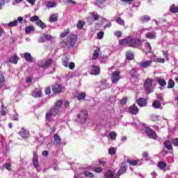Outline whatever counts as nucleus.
Wrapping results in <instances>:
<instances>
[{
    "label": "nucleus",
    "mask_w": 178,
    "mask_h": 178,
    "mask_svg": "<svg viewBox=\"0 0 178 178\" xmlns=\"http://www.w3.org/2000/svg\"><path fill=\"white\" fill-rule=\"evenodd\" d=\"M24 58L26 62H29L31 63L33 62V56H31V54L30 53H24Z\"/></svg>",
    "instance_id": "412c9836"
},
{
    "label": "nucleus",
    "mask_w": 178,
    "mask_h": 178,
    "mask_svg": "<svg viewBox=\"0 0 178 178\" xmlns=\"http://www.w3.org/2000/svg\"><path fill=\"white\" fill-rule=\"evenodd\" d=\"M117 23H118V24H124V21H123V19H122V18H118L116 19Z\"/></svg>",
    "instance_id": "69168bd1"
},
{
    "label": "nucleus",
    "mask_w": 178,
    "mask_h": 178,
    "mask_svg": "<svg viewBox=\"0 0 178 178\" xmlns=\"http://www.w3.org/2000/svg\"><path fill=\"white\" fill-rule=\"evenodd\" d=\"M172 141L170 140H165L163 145L166 148V149H168V151H170V149H173V147L172 146Z\"/></svg>",
    "instance_id": "4be33fe9"
},
{
    "label": "nucleus",
    "mask_w": 178,
    "mask_h": 178,
    "mask_svg": "<svg viewBox=\"0 0 178 178\" xmlns=\"http://www.w3.org/2000/svg\"><path fill=\"white\" fill-rule=\"evenodd\" d=\"M163 55L165 58L166 60L169 62V54L168 51H163Z\"/></svg>",
    "instance_id": "e2e57ef3"
},
{
    "label": "nucleus",
    "mask_w": 178,
    "mask_h": 178,
    "mask_svg": "<svg viewBox=\"0 0 178 178\" xmlns=\"http://www.w3.org/2000/svg\"><path fill=\"white\" fill-rule=\"evenodd\" d=\"M40 20V17H38V15H35L30 18V22H38Z\"/></svg>",
    "instance_id": "603ef678"
},
{
    "label": "nucleus",
    "mask_w": 178,
    "mask_h": 178,
    "mask_svg": "<svg viewBox=\"0 0 178 178\" xmlns=\"http://www.w3.org/2000/svg\"><path fill=\"white\" fill-rule=\"evenodd\" d=\"M85 24H86V22L79 21L77 24H76V27L79 30H83V29H84Z\"/></svg>",
    "instance_id": "c756f323"
},
{
    "label": "nucleus",
    "mask_w": 178,
    "mask_h": 178,
    "mask_svg": "<svg viewBox=\"0 0 178 178\" xmlns=\"http://www.w3.org/2000/svg\"><path fill=\"white\" fill-rule=\"evenodd\" d=\"M69 33H70V29H67L63 33H61V34L60 35V37H61L62 38H64V37H66V35H67Z\"/></svg>",
    "instance_id": "79ce46f5"
},
{
    "label": "nucleus",
    "mask_w": 178,
    "mask_h": 178,
    "mask_svg": "<svg viewBox=\"0 0 178 178\" xmlns=\"http://www.w3.org/2000/svg\"><path fill=\"white\" fill-rule=\"evenodd\" d=\"M171 143L175 147H178V138H172Z\"/></svg>",
    "instance_id": "8fccbe9b"
},
{
    "label": "nucleus",
    "mask_w": 178,
    "mask_h": 178,
    "mask_svg": "<svg viewBox=\"0 0 178 178\" xmlns=\"http://www.w3.org/2000/svg\"><path fill=\"white\" fill-rule=\"evenodd\" d=\"M146 38H149V40H155L156 38V33L154 32H148L145 35Z\"/></svg>",
    "instance_id": "5701e85b"
},
{
    "label": "nucleus",
    "mask_w": 178,
    "mask_h": 178,
    "mask_svg": "<svg viewBox=\"0 0 178 178\" xmlns=\"http://www.w3.org/2000/svg\"><path fill=\"white\" fill-rule=\"evenodd\" d=\"M59 113V109L54 107L48 111L46 113V120H49L51 116H56Z\"/></svg>",
    "instance_id": "39448f33"
},
{
    "label": "nucleus",
    "mask_w": 178,
    "mask_h": 178,
    "mask_svg": "<svg viewBox=\"0 0 178 178\" xmlns=\"http://www.w3.org/2000/svg\"><path fill=\"white\" fill-rule=\"evenodd\" d=\"M138 107L136 104H133L129 108V112L131 115H137L138 113Z\"/></svg>",
    "instance_id": "2eb2a0df"
},
{
    "label": "nucleus",
    "mask_w": 178,
    "mask_h": 178,
    "mask_svg": "<svg viewBox=\"0 0 178 178\" xmlns=\"http://www.w3.org/2000/svg\"><path fill=\"white\" fill-rule=\"evenodd\" d=\"M91 67L90 74L98 76V74L101 73V69H99V67L97 65H92Z\"/></svg>",
    "instance_id": "ddd939ff"
},
{
    "label": "nucleus",
    "mask_w": 178,
    "mask_h": 178,
    "mask_svg": "<svg viewBox=\"0 0 178 178\" xmlns=\"http://www.w3.org/2000/svg\"><path fill=\"white\" fill-rule=\"evenodd\" d=\"M157 166L158 168H159V169H165V168H166V163L163 161H160L158 163Z\"/></svg>",
    "instance_id": "09e8293b"
},
{
    "label": "nucleus",
    "mask_w": 178,
    "mask_h": 178,
    "mask_svg": "<svg viewBox=\"0 0 178 178\" xmlns=\"http://www.w3.org/2000/svg\"><path fill=\"white\" fill-rule=\"evenodd\" d=\"M145 131L149 138H152V140H156V138H158L156 132H155V131H154V129H151L150 127H146L145 128Z\"/></svg>",
    "instance_id": "20e7f679"
},
{
    "label": "nucleus",
    "mask_w": 178,
    "mask_h": 178,
    "mask_svg": "<svg viewBox=\"0 0 178 178\" xmlns=\"http://www.w3.org/2000/svg\"><path fill=\"white\" fill-rule=\"evenodd\" d=\"M33 82V78L28 76L26 79V83H27L28 84H30V83Z\"/></svg>",
    "instance_id": "338daca9"
},
{
    "label": "nucleus",
    "mask_w": 178,
    "mask_h": 178,
    "mask_svg": "<svg viewBox=\"0 0 178 178\" xmlns=\"http://www.w3.org/2000/svg\"><path fill=\"white\" fill-rule=\"evenodd\" d=\"M136 104L140 108H143V106H147V99L145 98L140 97L136 100Z\"/></svg>",
    "instance_id": "dca6fc26"
},
{
    "label": "nucleus",
    "mask_w": 178,
    "mask_h": 178,
    "mask_svg": "<svg viewBox=\"0 0 178 178\" xmlns=\"http://www.w3.org/2000/svg\"><path fill=\"white\" fill-rule=\"evenodd\" d=\"M134 1L136 0H121L122 2L124 3H127V5H131V3L134 2Z\"/></svg>",
    "instance_id": "680f3d73"
},
{
    "label": "nucleus",
    "mask_w": 178,
    "mask_h": 178,
    "mask_svg": "<svg viewBox=\"0 0 178 178\" xmlns=\"http://www.w3.org/2000/svg\"><path fill=\"white\" fill-rule=\"evenodd\" d=\"M63 89V86L58 83H56L53 84L51 86L52 92L54 94H60V92H62Z\"/></svg>",
    "instance_id": "6e6552de"
},
{
    "label": "nucleus",
    "mask_w": 178,
    "mask_h": 178,
    "mask_svg": "<svg viewBox=\"0 0 178 178\" xmlns=\"http://www.w3.org/2000/svg\"><path fill=\"white\" fill-rule=\"evenodd\" d=\"M5 168H6V169H7V170H8V171L12 170V165H10V163H6L5 164Z\"/></svg>",
    "instance_id": "bf43d9fd"
},
{
    "label": "nucleus",
    "mask_w": 178,
    "mask_h": 178,
    "mask_svg": "<svg viewBox=\"0 0 178 178\" xmlns=\"http://www.w3.org/2000/svg\"><path fill=\"white\" fill-rule=\"evenodd\" d=\"M104 177L105 178L115 177V173H113V171H112V170H108L106 172L104 173Z\"/></svg>",
    "instance_id": "393cba45"
},
{
    "label": "nucleus",
    "mask_w": 178,
    "mask_h": 178,
    "mask_svg": "<svg viewBox=\"0 0 178 178\" xmlns=\"http://www.w3.org/2000/svg\"><path fill=\"white\" fill-rule=\"evenodd\" d=\"M140 20L141 23H147V22H149V20H151V17L147 15H144L143 17H141L140 18Z\"/></svg>",
    "instance_id": "cd10ccee"
},
{
    "label": "nucleus",
    "mask_w": 178,
    "mask_h": 178,
    "mask_svg": "<svg viewBox=\"0 0 178 178\" xmlns=\"http://www.w3.org/2000/svg\"><path fill=\"white\" fill-rule=\"evenodd\" d=\"M120 79H122L120 76V71H114L111 76V81L113 84H117Z\"/></svg>",
    "instance_id": "0eeeda50"
},
{
    "label": "nucleus",
    "mask_w": 178,
    "mask_h": 178,
    "mask_svg": "<svg viewBox=\"0 0 178 178\" xmlns=\"http://www.w3.org/2000/svg\"><path fill=\"white\" fill-rule=\"evenodd\" d=\"M83 175L86 176V177H89V178H94V174L92 172H90L88 171H84Z\"/></svg>",
    "instance_id": "37998d69"
},
{
    "label": "nucleus",
    "mask_w": 178,
    "mask_h": 178,
    "mask_svg": "<svg viewBox=\"0 0 178 178\" xmlns=\"http://www.w3.org/2000/svg\"><path fill=\"white\" fill-rule=\"evenodd\" d=\"M129 74L133 79H138L140 77V74H138V70L137 68H133L129 72Z\"/></svg>",
    "instance_id": "f3484780"
},
{
    "label": "nucleus",
    "mask_w": 178,
    "mask_h": 178,
    "mask_svg": "<svg viewBox=\"0 0 178 178\" xmlns=\"http://www.w3.org/2000/svg\"><path fill=\"white\" fill-rule=\"evenodd\" d=\"M77 42V36L75 34H71L67 38L66 42H65L67 48H73Z\"/></svg>",
    "instance_id": "f03ea898"
},
{
    "label": "nucleus",
    "mask_w": 178,
    "mask_h": 178,
    "mask_svg": "<svg viewBox=\"0 0 178 178\" xmlns=\"http://www.w3.org/2000/svg\"><path fill=\"white\" fill-rule=\"evenodd\" d=\"M169 10L170 12H171V13H178V6L175 4H172L170 7Z\"/></svg>",
    "instance_id": "a878e982"
},
{
    "label": "nucleus",
    "mask_w": 178,
    "mask_h": 178,
    "mask_svg": "<svg viewBox=\"0 0 178 178\" xmlns=\"http://www.w3.org/2000/svg\"><path fill=\"white\" fill-rule=\"evenodd\" d=\"M19 24V22L17 20H14L10 23L8 24V27H15V26H17Z\"/></svg>",
    "instance_id": "c03bdc74"
},
{
    "label": "nucleus",
    "mask_w": 178,
    "mask_h": 178,
    "mask_svg": "<svg viewBox=\"0 0 178 178\" xmlns=\"http://www.w3.org/2000/svg\"><path fill=\"white\" fill-rule=\"evenodd\" d=\"M145 47L148 54H149L151 52V51H152V47H151V44H149V42H147L145 43Z\"/></svg>",
    "instance_id": "4c0bfd02"
},
{
    "label": "nucleus",
    "mask_w": 178,
    "mask_h": 178,
    "mask_svg": "<svg viewBox=\"0 0 178 178\" xmlns=\"http://www.w3.org/2000/svg\"><path fill=\"white\" fill-rule=\"evenodd\" d=\"M105 1L106 0H96V2H95L96 6H97L98 8H101V6L104 5V3H105Z\"/></svg>",
    "instance_id": "a18cd8bd"
},
{
    "label": "nucleus",
    "mask_w": 178,
    "mask_h": 178,
    "mask_svg": "<svg viewBox=\"0 0 178 178\" xmlns=\"http://www.w3.org/2000/svg\"><path fill=\"white\" fill-rule=\"evenodd\" d=\"M175 87V81L170 79L168 83V88H173Z\"/></svg>",
    "instance_id": "de8ad7c7"
},
{
    "label": "nucleus",
    "mask_w": 178,
    "mask_h": 178,
    "mask_svg": "<svg viewBox=\"0 0 178 178\" xmlns=\"http://www.w3.org/2000/svg\"><path fill=\"white\" fill-rule=\"evenodd\" d=\"M69 63V58L67 57H65L64 58H63V65L65 67H67Z\"/></svg>",
    "instance_id": "49530a36"
},
{
    "label": "nucleus",
    "mask_w": 178,
    "mask_h": 178,
    "mask_svg": "<svg viewBox=\"0 0 178 178\" xmlns=\"http://www.w3.org/2000/svg\"><path fill=\"white\" fill-rule=\"evenodd\" d=\"M161 103L158 102L157 100L154 101L152 103L153 108H155V109H159L161 108Z\"/></svg>",
    "instance_id": "58836bf2"
},
{
    "label": "nucleus",
    "mask_w": 178,
    "mask_h": 178,
    "mask_svg": "<svg viewBox=\"0 0 178 178\" xmlns=\"http://www.w3.org/2000/svg\"><path fill=\"white\" fill-rule=\"evenodd\" d=\"M152 79H147L145 80L143 86L145 90H146L147 94H151V92H154V87L152 86Z\"/></svg>",
    "instance_id": "7ed1b4c3"
},
{
    "label": "nucleus",
    "mask_w": 178,
    "mask_h": 178,
    "mask_svg": "<svg viewBox=\"0 0 178 178\" xmlns=\"http://www.w3.org/2000/svg\"><path fill=\"white\" fill-rule=\"evenodd\" d=\"M126 58L128 60H133L134 59V54L131 51L127 52L126 54Z\"/></svg>",
    "instance_id": "f704fd0d"
},
{
    "label": "nucleus",
    "mask_w": 178,
    "mask_h": 178,
    "mask_svg": "<svg viewBox=\"0 0 178 178\" xmlns=\"http://www.w3.org/2000/svg\"><path fill=\"white\" fill-rule=\"evenodd\" d=\"M115 37H117L118 38H120V37H122V35H123V33H122V31H117L114 33Z\"/></svg>",
    "instance_id": "5fc2aeb1"
},
{
    "label": "nucleus",
    "mask_w": 178,
    "mask_h": 178,
    "mask_svg": "<svg viewBox=\"0 0 178 178\" xmlns=\"http://www.w3.org/2000/svg\"><path fill=\"white\" fill-rule=\"evenodd\" d=\"M52 36L49 34L43 33L42 36L39 38V42H46V41H51Z\"/></svg>",
    "instance_id": "9d476101"
},
{
    "label": "nucleus",
    "mask_w": 178,
    "mask_h": 178,
    "mask_svg": "<svg viewBox=\"0 0 178 178\" xmlns=\"http://www.w3.org/2000/svg\"><path fill=\"white\" fill-rule=\"evenodd\" d=\"M76 97L78 101H81L82 99H84V98H86V92H82L81 94H78Z\"/></svg>",
    "instance_id": "c9c22d12"
},
{
    "label": "nucleus",
    "mask_w": 178,
    "mask_h": 178,
    "mask_svg": "<svg viewBox=\"0 0 178 178\" xmlns=\"http://www.w3.org/2000/svg\"><path fill=\"white\" fill-rule=\"evenodd\" d=\"M92 171L95 172V173H101V172H102V168L100 167H96L92 169Z\"/></svg>",
    "instance_id": "3c124183"
},
{
    "label": "nucleus",
    "mask_w": 178,
    "mask_h": 178,
    "mask_svg": "<svg viewBox=\"0 0 178 178\" xmlns=\"http://www.w3.org/2000/svg\"><path fill=\"white\" fill-rule=\"evenodd\" d=\"M98 56H99V49L94 51L92 59H93V60H97V59H98Z\"/></svg>",
    "instance_id": "c85d7f7f"
},
{
    "label": "nucleus",
    "mask_w": 178,
    "mask_h": 178,
    "mask_svg": "<svg viewBox=\"0 0 178 178\" xmlns=\"http://www.w3.org/2000/svg\"><path fill=\"white\" fill-rule=\"evenodd\" d=\"M127 162L131 165V166H137L138 165V161L127 159Z\"/></svg>",
    "instance_id": "473e14b6"
},
{
    "label": "nucleus",
    "mask_w": 178,
    "mask_h": 178,
    "mask_svg": "<svg viewBox=\"0 0 178 178\" xmlns=\"http://www.w3.org/2000/svg\"><path fill=\"white\" fill-rule=\"evenodd\" d=\"M94 20H99V15L95 13H91Z\"/></svg>",
    "instance_id": "6e6d98bb"
},
{
    "label": "nucleus",
    "mask_w": 178,
    "mask_h": 178,
    "mask_svg": "<svg viewBox=\"0 0 178 178\" xmlns=\"http://www.w3.org/2000/svg\"><path fill=\"white\" fill-rule=\"evenodd\" d=\"M104 31H99L98 33H97V38L98 40H102V38H104Z\"/></svg>",
    "instance_id": "4d7b16f0"
},
{
    "label": "nucleus",
    "mask_w": 178,
    "mask_h": 178,
    "mask_svg": "<svg viewBox=\"0 0 178 178\" xmlns=\"http://www.w3.org/2000/svg\"><path fill=\"white\" fill-rule=\"evenodd\" d=\"M156 61L158 62V63H163L165 62V58H158L156 59Z\"/></svg>",
    "instance_id": "774afa93"
},
{
    "label": "nucleus",
    "mask_w": 178,
    "mask_h": 178,
    "mask_svg": "<svg viewBox=\"0 0 178 178\" xmlns=\"http://www.w3.org/2000/svg\"><path fill=\"white\" fill-rule=\"evenodd\" d=\"M110 138L111 140H116V137H118V134H116L115 131H111L109 133Z\"/></svg>",
    "instance_id": "a19ab883"
},
{
    "label": "nucleus",
    "mask_w": 178,
    "mask_h": 178,
    "mask_svg": "<svg viewBox=\"0 0 178 178\" xmlns=\"http://www.w3.org/2000/svg\"><path fill=\"white\" fill-rule=\"evenodd\" d=\"M8 62L10 63H13L14 65H17V62H19V57L17 55H14L9 58Z\"/></svg>",
    "instance_id": "6ab92c4d"
},
{
    "label": "nucleus",
    "mask_w": 178,
    "mask_h": 178,
    "mask_svg": "<svg viewBox=\"0 0 178 178\" xmlns=\"http://www.w3.org/2000/svg\"><path fill=\"white\" fill-rule=\"evenodd\" d=\"M157 83L161 86V87H165L166 86V81L162 78H158L157 79Z\"/></svg>",
    "instance_id": "7c9ffc66"
},
{
    "label": "nucleus",
    "mask_w": 178,
    "mask_h": 178,
    "mask_svg": "<svg viewBox=\"0 0 178 178\" xmlns=\"http://www.w3.org/2000/svg\"><path fill=\"white\" fill-rule=\"evenodd\" d=\"M77 118L79 119L81 118L85 122H87V120H88V112H87L86 110H83L81 111V113L77 115Z\"/></svg>",
    "instance_id": "f8f14e48"
},
{
    "label": "nucleus",
    "mask_w": 178,
    "mask_h": 178,
    "mask_svg": "<svg viewBox=\"0 0 178 178\" xmlns=\"http://www.w3.org/2000/svg\"><path fill=\"white\" fill-rule=\"evenodd\" d=\"M127 172V164H126V162H122L121 163L120 168L117 172L116 176L118 177H120L122 175H124Z\"/></svg>",
    "instance_id": "423d86ee"
},
{
    "label": "nucleus",
    "mask_w": 178,
    "mask_h": 178,
    "mask_svg": "<svg viewBox=\"0 0 178 178\" xmlns=\"http://www.w3.org/2000/svg\"><path fill=\"white\" fill-rule=\"evenodd\" d=\"M44 92L46 95H49L51 94V87L48 86L45 88Z\"/></svg>",
    "instance_id": "052dcab7"
},
{
    "label": "nucleus",
    "mask_w": 178,
    "mask_h": 178,
    "mask_svg": "<svg viewBox=\"0 0 178 178\" xmlns=\"http://www.w3.org/2000/svg\"><path fill=\"white\" fill-rule=\"evenodd\" d=\"M62 105H63V100L58 99L54 103V108H56V109H60V108H62Z\"/></svg>",
    "instance_id": "b1692460"
},
{
    "label": "nucleus",
    "mask_w": 178,
    "mask_h": 178,
    "mask_svg": "<svg viewBox=\"0 0 178 178\" xmlns=\"http://www.w3.org/2000/svg\"><path fill=\"white\" fill-rule=\"evenodd\" d=\"M54 143L55 145H60L62 144V139H60V137L58 134H54Z\"/></svg>",
    "instance_id": "aec40b11"
},
{
    "label": "nucleus",
    "mask_w": 178,
    "mask_h": 178,
    "mask_svg": "<svg viewBox=\"0 0 178 178\" xmlns=\"http://www.w3.org/2000/svg\"><path fill=\"white\" fill-rule=\"evenodd\" d=\"M5 86V76L3 74H0V88H2Z\"/></svg>",
    "instance_id": "72a5a7b5"
},
{
    "label": "nucleus",
    "mask_w": 178,
    "mask_h": 178,
    "mask_svg": "<svg viewBox=\"0 0 178 178\" xmlns=\"http://www.w3.org/2000/svg\"><path fill=\"white\" fill-rule=\"evenodd\" d=\"M151 65H152V60H147L139 63V65L140 66V67H143L144 69L149 67Z\"/></svg>",
    "instance_id": "a211bd4d"
},
{
    "label": "nucleus",
    "mask_w": 178,
    "mask_h": 178,
    "mask_svg": "<svg viewBox=\"0 0 178 178\" xmlns=\"http://www.w3.org/2000/svg\"><path fill=\"white\" fill-rule=\"evenodd\" d=\"M54 60L52 58H49L45 60L44 63L42 65H40L39 67L42 69H48V67H51V65H52Z\"/></svg>",
    "instance_id": "9b49d317"
},
{
    "label": "nucleus",
    "mask_w": 178,
    "mask_h": 178,
    "mask_svg": "<svg viewBox=\"0 0 178 178\" xmlns=\"http://www.w3.org/2000/svg\"><path fill=\"white\" fill-rule=\"evenodd\" d=\"M34 26H30L25 29V33L26 34H30L31 31H34Z\"/></svg>",
    "instance_id": "ea45409f"
},
{
    "label": "nucleus",
    "mask_w": 178,
    "mask_h": 178,
    "mask_svg": "<svg viewBox=\"0 0 178 178\" xmlns=\"http://www.w3.org/2000/svg\"><path fill=\"white\" fill-rule=\"evenodd\" d=\"M18 134H19L22 138H27V131L24 128H22Z\"/></svg>",
    "instance_id": "bb28decb"
},
{
    "label": "nucleus",
    "mask_w": 178,
    "mask_h": 178,
    "mask_svg": "<svg viewBox=\"0 0 178 178\" xmlns=\"http://www.w3.org/2000/svg\"><path fill=\"white\" fill-rule=\"evenodd\" d=\"M141 44H143L141 39L135 38L134 36L131 35L119 40V45H122V47L124 45H128L129 48H137L140 47Z\"/></svg>",
    "instance_id": "f257e3e1"
},
{
    "label": "nucleus",
    "mask_w": 178,
    "mask_h": 178,
    "mask_svg": "<svg viewBox=\"0 0 178 178\" xmlns=\"http://www.w3.org/2000/svg\"><path fill=\"white\" fill-rule=\"evenodd\" d=\"M33 165L35 169L40 166V163H38V154L35 152H33Z\"/></svg>",
    "instance_id": "4468645a"
},
{
    "label": "nucleus",
    "mask_w": 178,
    "mask_h": 178,
    "mask_svg": "<svg viewBox=\"0 0 178 178\" xmlns=\"http://www.w3.org/2000/svg\"><path fill=\"white\" fill-rule=\"evenodd\" d=\"M36 25L38 27H40V29H42V30L43 29H45V27H47V24H45V23L41 21V19H39L38 22H36Z\"/></svg>",
    "instance_id": "2f4dec72"
},
{
    "label": "nucleus",
    "mask_w": 178,
    "mask_h": 178,
    "mask_svg": "<svg viewBox=\"0 0 178 178\" xmlns=\"http://www.w3.org/2000/svg\"><path fill=\"white\" fill-rule=\"evenodd\" d=\"M49 22L54 23V22H58V15L56 14H53L49 17Z\"/></svg>",
    "instance_id": "e433bc0d"
},
{
    "label": "nucleus",
    "mask_w": 178,
    "mask_h": 178,
    "mask_svg": "<svg viewBox=\"0 0 178 178\" xmlns=\"http://www.w3.org/2000/svg\"><path fill=\"white\" fill-rule=\"evenodd\" d=\"M31 95L33 98H41L42 97V90H41V88H35L32 90Z\"/></svg>",
    "instance_id": "1a4fd4ad"
},
{
    "label": "nucleus",
    "mask_w": 178,
    "mask_h": 178,
    "mask_svg": "<svg viewBox=\"0 0 178 178\" xmlns=\"http://www.w3.org/2000/svg\"><path fill=\"white\" fill-rule=\"evenodd\" d=\"M120 104H121V105H126V104H127V97H123L120 100Z\"/></svg>",
    "instance_id": "13d9d810"
},
{
    "label": "nucleus",
    "mask_w": 178,
    "mask_h": 178,
    "mask_svg": "<svg viewBox=\"0 0 178 178\" xmlns=\"http://www.w3.org/2000/svg\"><path fill=\"white\" fill-rule=\"evenodd\" d=\"M68 67H69V69H71L72 70V69L76 67V65L74 64V63L71 62V63H70Z\"/></svg>",
    "instance_id": "0e129e2a"
},
{
    "label": "nucleus",
    "mask_w": 178,
    "mask_h": 178,
    "mask_svg": "<svg viewBox=\"0 0 178 178\" xmlns=\"http://www.w3.org/2000/svg\"><path fill=\"white\" fill-rule=\"evenodd\" d=\"M108 154L110 155H115V154H116V150L114 149V147H110L108 149Z\"/></svg>",
    "instance_id": "864d4df0"
}]
</instances>
